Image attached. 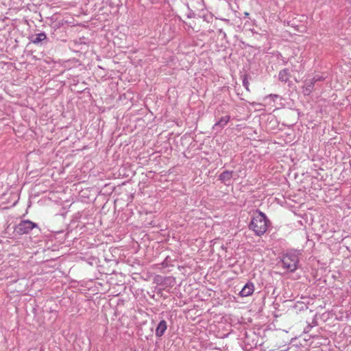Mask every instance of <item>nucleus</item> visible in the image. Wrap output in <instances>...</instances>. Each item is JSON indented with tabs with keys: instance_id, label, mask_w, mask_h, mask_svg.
<instances>
[{
	"instance_id": "nucleus-1",
	"label": "nucleus",
	"mask_w": 351,
	"mask_h": 351,
	"mask_svg": "<svg viewBox=\"0 0 351 351\" xmlns=\"http://www.w3.org/2000/svg\"><path fill=\"white\" fill-rule=\"evenodd\" d=\"M270 226L271 222L266 215L260 210H256L249 223V228L252 230L256 236L260 237L267 232Z\"/></svg>"
},
{
	"instance_id": "nucleus-2",
	"label": "nucleus",
	"mask_w": 351,
	"mask_h": 351,
	"mask_svg": "<svg viewBox=\"0 0 351 351\" xmlns=\"http://www.w3.org/2000/svg\"><path fill=\"white\" fill-rule=\"evenodd\" d=\"M282 267L289 272H294L298 267L299 256L295 251L284 254L281 258Z\"/></svg>"
},
{
	"instance_id": "nucleus-3",
	"label": "nucleus",
	"mask_w": 351,
	"mask_h": 351,
	"mask_svg": "<svg viewBox=\"0 0 351 351\" xmlns=\"http://www.w3.org/2000/svg\"><path fill=\"white\" fill-rule=\"evenodd\" d=\"M34 228L38 229L39 232L40 230L37 223L26 219L21 221V222L16 226L14 230L19 234H26Z\"/></svg>"
},
{
	"instance_id": "nucleus-4",
	"label": "nucleus",
	"mask_w": 351,
	"mask_h": 351,
	"mask_svg": "<svg viewBox=\"0 0 351 351\" xmlns=\"http://www.w3.org/2000/svg\"><path fill=\"white\" fill-rule=\"evenodd\" d=\"M233 171H223L219 176V180H220L222 183H223L226 186H229L231 184V180L234 176Z\"/></svg>"
},
{
	"instance_id": "nucleus-5",
	"label": "nucleus",
	"mask_w": 351,
	"mask_h": 351,
	"mask_svg": "<svg viewBox=\"0 0 351 351\" xmlns=\"http://www.w3.org/2000/svg\"><path fill=\"white\" fill-rule=\"evenodd\" d=\"M230 120V117L229 115L221 117L219 120L214 124L213 130L217 132L221 131L227 125Z\"/></svg>"
},
{
	"instance_id": "nucleus-6",
	"label": "nucleus",
	"mask_w": 351,
	"mask_h": 351,
	"mask_svg": "<svg viewBox=\"0 0 351 351\" xmlns=\"http://www.w3.org/2000/svg\"><path fill=\"white\" fill-rule=\"evenodd\" d=\"M30 41L35 45H39L42 44L43 42H47L48 38L45 32H41L32 36L30 37Z\"/></svg>"
},
{
	"instance_id": "nucleus-7",
	"label": "nucleus",
	"mask_w": 351,
	"mask_h": 351,
	"mask_svg": "<svg viewBox=\"0 0 351 351\" xmlns=\"http://www.w3.org/2000/svg\"><path fill=\"white\" fill-rule=\"evenodd\" d=\"M254 291V286L252 282H247L243 287L241 291L239 293L240 296L241 297H247L253 293Z\"/></svg>"
},
{
	"instance_id": "nucleus-8",
	"label": "nucleus",
	"mask_w": 351,
	"mask_h": 351,
	"mask_svg": "<svg viewBox=\"0 0 351 351\" xmlns=\"http://www.w3.org/2000/svg\"><path fill=\"white\" fill-rule=\"evenodd\" d=\"M315 84V83L311 79L306 80L303 86V93L305 95H309L313 92Z\"/></svg>"
},
{
	"instance_id": "nucleus-9",
	"label": "nucleus",
	"mask_w": 351,
	"mask_h": 351,
	"mask_svg": "<svg viewBox=\"0 0 351 351\" xmlns=\"http://www.w3.org/2000/svg\"><path fill=\"white\" fill-rule=\"evenodd\" d=\"M167 328V322L164 319L161 320L156 329V336L158 338L161 337Z\"/></svg>"
},
{
	"instance_id": "nucleus-10",
	"label": "nucleus",
	"mask_w": 351,
	"mask_h": 351,
	"mask_svg": "<svg viewBox=\"0 0 351 351\" xmlns=\"http://www.w3.org/2000/svg\"><path fill=\"white\" fill-rule=\"evenodd\" d=\"M289 70L288 69H282L278 73V79L280 81L282 82H287L289 80Z\"/></svg>"
},
{
	"instance_id": "nucleus-11",
	"label": "nucleus",
	"mask_w": 351,
	"mask_h": 351,
	"mask_svg": "<svg viewBox=\"0 0 351 351\" xmlns=\"http://www.w3.org/2000/svg\"><path fill=\"white\" fill-rule=\"evenodd\" d=\"M326 76H324L323 75H319V74H315L312 78V81L314 82V83H317L318 82H322L324 81L325 79H326Z\"/></svg>"
},
{
	"instance_id": "nucleus-12",
	"label": "nucleus",
	"mask_w": 351,
	"mask_h": 351,
	"mask_svg": "<svg viewBox=\"0 0 351 351\" xmlns=\"http://www.w3.org/2000/svg\"><path fill=\"white\" fill-rule=\"evenodd\" d=\"M197 3L198 4V7L197 8L199 10H204V0H197Z\"/></svg>"
},
{
	"instance_id": "nucleus-13",
	"label": "nucleus",
	"mask_w": 351,
	"mask_h": 351,
	"mask_svg": "<svg viewBox=\"0 0 351 351\" xmlns=\"http://www.w3.org/2000/svg\"><path fill=\"white\" fill-rule=\"evenodd\" d=\"M278 97V95H275V94H270L268 96L265 97V99H271L273 101H275V99L276 98Z\"/></svg>"
},
{
	"instance_id": "nucleus-14",
	"label": "nucleus",
	"mask_w": 351,
	"mask_h": 351,
	"mask_svg": "<svg viewBox=\"0 0 351 351\" xmlns=\"http://www.w3.org/2000/svg\"><path fill=\"white\" fill-rule=\"evenodd\" d=\"M243 86L247 89V90H249L248 89V85H249V83L247 82V80L246 79H244L243 80Z\"/></svg>"
},
{
	"instance_id": "nucleus-15",
	"label": "nucleus",
	"mask_w": 351,
	"mask_h": 351,
	"mask_svg": "<svg viewBox=\"0 0 351 351\" xmlns=\"http://www.w3.org/2000/svg\"><path fill=\"white\" fill-rule=\"evenodd\" d=\"M219 33L222 34L224 37L226 36V33L222 29H219Z\"/></svg>"
}]
</instances>
